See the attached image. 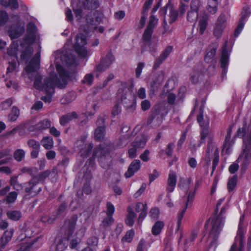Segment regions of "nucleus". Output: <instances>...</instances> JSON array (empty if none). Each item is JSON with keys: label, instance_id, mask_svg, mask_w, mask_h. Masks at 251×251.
I'll list each match as a JSON object with an SVG mask.
<instances>
[{"label": "nucleus", "instance_id": "16", "mask_svg": "<svg viewBox=\"0 0 251 251\" xmlns=\"http://www.w3.org/2000/svg\"><path fill=\"white\" fill-rule=\"evenodd\" d=\"M172 50L173 46H169L167 47L160 55L155 58L153 66V69L156 70L168 57Z\"/></svg>", "mask_w": 251, "mask_h": 251}, {"label": "nucleus", "instance_id": "10", "mask_svg": "<svg viewBox=\"0 0 251 251\" xmlns=\"http://www.w3.org/2000/svg\"><path fill=\"white\" fill-rule=\"evenodd\" d=\"M158 19L155 16L151 15L150 17L147 27L146 28L142 35L143 43L144 45H147L150 44L154 28L157 24Z\"/></svg>", "mask_w": 251, "mask_h": 251}, {"label": "nucleus", "instance_id": "62", "mask_svg": "<svg viewBox=\"0 0 251 251\" xmlns=\"http://www.w3.org/2000/svg\"><path fill=\"white\" fill-rule=\"evenodd\" d=\"M160 210L158 207H154L151 209L149 215L150 217L154 220L157 219L159 218Z\"/></svg>", "mask_w": 251, "mask_h": 251}, {"label": "nucleus", "instance_id": "42", "mask_svg": "<svg viewBox=\"0 0 251 251\" xmlns=\"http://www.w3.org/2000/svg\"><path fill=\"white\" fill-rule=\"evenodd\" d=\"M75 98L76 95L74 92H69L64 96L61 102L63 104H68L74 100Z\"/></svg>", "mask_w": 251, "mask_h": 251}, {"label": "nucleus", "instance_id": "51", "mask_svg": "<svg viewBox=\"0 0 251 251\" xmlns=\"http://www.w3.org/2000/svg\"><path fill=\"white\" fill-rule=\"evenodd\" d=\"M93 148V145L91 143L89 144L86 148L83 149L80 151V156L83 158L89 156L92 152Z\"/></svg>", "mask_w": 251, "mask_h": 251}, {"label": "nucleus", "instance_id": "20", "mask_svg": "<svg viewBox=\"0 0 251 251\" xmlns=\"http://www.w3.org/2000/svg\"><path fill=\"white\" fill-rule=\"evenodd\" d=\"M40 61L38 57L33 56L25 66V70L27 74L35 73L40 69Z\"/></svg>", "mask_w": 251, "mask_h": 251}, {"label": "nucleus", "instance_id": "29", "mask_svg": "<svg viewBox=\"0 0 251 251\" xmlns=\"http://www.w3.org/2000/svg\"><path fill=\"white\" fill-rule=\"evenodd\" d=\"M33 53V49L31 46H27L21 52L20 60L21 62L27 63Z\"/></svg>", "mask_w": 251, "mask_h": 251}, {"label": "nucleus", "instance_id": "25", "mask_svg": "<svg viewBox=\"0 0 251 251\" xmlns=\"http://www.w3.org/2000/svg\"><path fill=\"white\" fill-rule=\"evenodd\" d=\"M226 26L225 20L223 16H221L218 19L217 23L214 30L215 36L219 38L223 34L224 29Z\"/></svg>", "mask_w": 251, "mask_h": 251}, {"label": "nucleus", "instance_id": "61", "mask_svg": "<svg viewBox=\"0 0 251 251\" xmlns=\"http://www.w3.org/2000/svg\"><path fill=\"white\" fill-rule=\"evenodd\" d=\"M67 207V204L66 203H62L59 206L57 211L52 213L54 214V215L55 216V217H56V219L59 218L60 215L65 211Z\"/></svg>", "mask_w": 251, "mask_h": 251}, {"label": "nucleus", "instance_id": "56", "mask_svg": "<svg viewBox=\"0 0 251 251\" xmlns=\"http://www.w3.org/2000/svg\"><path fill=\"white\" fill-rule=\"evenodd\" d=\"M38 237L35 238L32 242L27 243L25 245H23L20 248L21 251H33L32 246L38 240Z\"/></svg>", "mask_w": 251, "mask_h": 251}, {"label": "nucleus", "instance_id": "22", "mask_svg": "<svg viewBox=\"0 0 251 251\" xmlns=\"http://www.w3.org/2000/svg\"><path fill=\"white\" fill-rule=\"evenodd\" d=\"M172 81V78H170L165 84L163 92L161 93L162 98L167 97L168 103L173 105V86H169L170 83Z\"/></svg>", "mask_w": 251, "mask_h": 251}, {"label": "nucleus", "instance_id": "43", "mask_svg": "<svg viewBox=\"0 0 251 251\" xmlns=\"http://www.w3.org/2000/svg\"><path fill=\"white\" fill-rule=\"evenodd\" d=\"M91 178L92 176L91 174L87 175V180L82 187L83 193L86 195H89L92 192V188L90 184Z\"/></svg>", "mask_w": 251, "mask_h": 251}, {"label": "nucleus", "instance_id": "41", "mask_svg": "<svg viewBox=\"0 0 251 251\" xmlns=\"http://www.w3.org/2000/svg\"><path fill=\"white\" fill-rule=\"evenodd\" d=\"M50 171L49 170H47L45 171L41 172L38 174V176H33L34 178H36L37 179V181L39 183H42L44 184L46 179L49 177V176L50 174Z\"/></svg>", "mask_w": 251, "mask_h": 251}, {"label": "nucleus", "instance_id": "39", "mask_svg": "<svg viewBox=\"0 0 251 251\" xmlns=\"http://www.w3.org/2000/svg\"><path fill=\"white\" fill-rule=\"evenodd\" d=\"M164 224L163 222L161 221H156L151 228L152 234L154 236L158 235L161 232L164 227Z\"/></svg>", "mask_w": 251, "mask_h": 251}, {"label": "nucleus", "instance_id": "30", "mask_svg": "<svg viewBox=\"0 0 251 251\" xmlns=\"http://www.w3.org/2000/svg\"><path fill=\"white\" fill-rule=\"evenodd\" d=\"M36 38V34L26 33L23 38V41L20 43V46L22 48L26 45L31 46L35 42Z\"/></svg>", "mask_w": 251, "mask_h": 251}, {"label": "nucleus", "instance_id": "19", "mask_svg": "<svg viewBox=\"0 0 251 251\" xmlns=\"http://www.w3.org/2000/svg\"><path fill=\"white\" fill-rule=\"evenodd\" d=\"M27 144L28 147L32 149L30 152V156L32 159L37 158L38 157L40 151V143L38 141L30 139L27 140Z\"/></svg>", "mask_w": 251, "mask_h": 251}, {"label": "nucleus", "instance_id": "48", "mask_svg": "<svg viewBox=\"0 0 251 251\" xmlns=\"http://www.w3.org/2000/svg\"><path fill=\"white\" fill-rule=\"evenodd\" d=\"M237 177L236 176L230 177L227 182V189L229 192L232 191L235 188L237 184Z\"/></svg>", "mask_w": 251, "mask_h": 251}, {"label": "nucleus", "instance_id": "2", "mask_svg": "<svg viewBox=\"0 0 251 251\" xmlns=\"http://www.w3.org/2000/svg\"><path fill=\"white\" fill-rule=\"evenodd\" d=\"M42 79L43 78L41 75H37L36 76L33 83V86L36 89L43 91L54 85H56L57 87H62L61 80L56 74L46 77L44 79L43 83Z\"/></svg>", "mask_w": 251, "mask_h": 251}, {"label": "nucleus", "instance_id": "17", "mask_svg": "<svg viewBox=\"0 0 251 251\" xmlns=\"http://www.w3.org/2000/svg\"><path fill=\"white\" fill-rule=\"evenodd\" d=\"M212 148L210 146H208L207 150L206 152L205 156L203 158L205 161V164H208L211 161V157L213 155H214L215 157L213 160V168L216 167L218 162L219 159V151L216 148L212 149Z\"/></svg>", "mask_w": 251, "mask_h": 251}, {"label": "nucleus", "instance_id": "60", "mask_svg": "<svg viewBox=\"0 0 251 251\" xmlns=\"http://www.w3.org/2000/svg\"><path fill=\"white\" fill-rule=\"evenodd\" d=\"M106 216H110L113 217L114 213L115 208L114 205L110 201L106 203Z\"/></svg>", "mask_w": 251, "mask_h": 251}, {"label": "nucleus", "instance_id": "55", "mask_svg": "<svg viewBox=\"0 0 251 251\" xmlns=\"http://www.w3.org/2000/svg\"><path fill=\"white\" fill-rule=\"evenodd\" d=\"M56 219V217L53 213L51 215H45L42 216L41 220L43 223H48L50 224L54 223Z\"/></svg>", "mask_w": 251, "mask_h": 251}, {"label": "nucleus", "instance_id": "6", "mask_svg": "<svg viewBox=\"0 0 251 251\" xmlns=\"http://www.w3.org/2000/svg\"><path fill=\"white\" fill-rule=\"evenodd\" d=\"M244 216H241L240 218L237 234L235 241L232 245L230 251H243L245 244L244 234L246 230L243 226Z\"/></svg>", "mask_w": 251, "mask_h": 251}, {"label": "nucleus", "instance_id": "47", "mask_svg": "<svg viewBox=\"0 0 251 251\" xmlns=\"http://www.w3.org/2000/svg\"><path fill=\"white\" fill-rule=\"evenodd\" d=\"M168 184L169 187L167 188V190L168 192L166 197L168 198L171 201V196L169 194L170 193L173 192V170H170L169 174V177L168 179Z\"/></svg>", "mask_w": 251, "mask_h": 251}, {"label": "nucleus", "instance_id": "49", "mask_svg": "<svg viewBox=\"0 0 251 251\" xmlns=\"http://www.w3.org/2000/svg\"><path fill=\"white\" fill-rule=\"evenodd\" d=\"M135 234V231L133 229L128 230L126 233L125 235L122 238V241L127 243H131L133 240Z\"/></svg>", "mask_w": 251, "mask_h": 251}, {"label": "nucleus", "instance_id": "54", "mask_svg": "<svg viewBox=\"0 0 251 251\" xmlns=\"http://www.w3.org/2000/svg\"><path fill=\"white\" fill-rule=\"evenodd\" d=\"M245 19V15H244V14H243L242 17L240 19L239 24L235 30L234 35L235 36H238L242 31L244 26Z\"/></svg>", "mask_w": 251, "mask_h": 251}, {"label": "nucleus", "instance_id": "34", "mask_svg": "<svg viewBox=\"0 0 251 251\" xmlns=\"http://www.w3.org/2000/svg\"><path fill=\"white\" fill-rule=\"evenodd\" d=\"M83 6L85 10H93L98 8L100 6L99 0H84Z\"/></svg>", "mask_w": 251, "mask_h": 251}, {"label": "nucleus", "instance_id": "40", "mask_svg": "<svg viewBox=\"0 0 251 251\" xmlns=\"http://www.w3.org/2000/svg\"><path fill=\"white\" fill-rule=\"evenodd\" d=\"M4 157H5L4 159L0 160V166L8 163L12 159V156L9 154V151L6 150L0 151V159Z\"/></svg>", "mask_w": 251, "mask_h": 251}, {"label": "nucleus", "instance_id": "4", "mask_svg": "<svg viewBox=\"0 0 251 251\" xmlns=\"http://www.w3.org/2000/svg\"><path fill=\"white\" fill-rule=\"evenodd\" d=\"M166 105L164 102H159L153 106L147 121L148 125L152 124L155 120L158 124L162 123L163 118L168 113V109Z\"/></svg>", "mask_w": 251, "mask_h": 251}, {"label": "nucleus", "instance_id": "64", "mask_svg": "<svg viewBox=\"0 0 251 251\" xmlns=\"http://www.w3.org/2000/svg\"><path fill=\"white\" fill-rule=\"evenodd\" d=\"M8 16L5 11H0V26L4 25L8 21Z\"/></svg>", "mask_w": 251, "mask_h": 251}, {"label": "nucleus", "instance_id": "11", "mask_svg": "<svg viewBox=\"0 0 251 251\" xmlns=\"http://www.w3.org/2000/svg\"><path fill=\"white\" fill-rule=\"evenodd\" d=\"M197 120L200 126L202 127L200 144L204 142L206 138L211 141L214 135L212 131L209 128V120H204L203 116L201 115L198 116Z\"/></svg>", "mask_w": 251, "mask_h": 251}, {"label": "nucleus", "instance_id": "37", "mask_svg": "<svg viewBox=\"0 0 251 251\" xmlns=\"http://www.w3.org/2000/svg\"><path fill=\"white\" fill-rule=\"evenodd\" d=\"M41 143L46 150H50L53 147V140L51 136L43 137L41 141Z\"/></svg>", "mask_w": 251, "mask_h": 251}, {"label": "nucleus", "instance_id": "32", "mask_svg": "<svg viewBox=\"0 0 251 251\" xmlns=\"http://www.w3.org/2000/svg\"><path fill=\"white\" fill-rule=\"evenodd\" d=\"M228 61V52L226 49V47H224L223 48L222 53V57L221 59V67L223 68V70L222 71V75H226V67L227 65Z\"/></svg>", "mask_w": 251, "mask_h": 251}, {"label": "nucleus", "instance_id": "28", "mask_svg": "<svg viewBox=\"0 0 251 251\" xmlns=\"http://www.w3.org/2000/svg\"><path fill=\"white\" fill-rule=\"evenodd\" d=\"M14 230L13 228H10L8 230H6L1 236L0 238V247L1 249L5 248L7 244L11 239V238L13 235Z\"/></svg>", "mask_w": 251, "mask_h": 251}, {"label": "nucleus", "instance_id": "23", "mask_svg": "<svg viewBox=\"0 0 251 251\" xmlns=\"http://www.w3.org/2000/svg\"><path fill=\"white\" fill-rule=\"evenodd\" d=\"M200 6L199 0H193L191 2V11L187 15V19L190 22H193L197 18V10Z\"/></svg>", "mask_w": 251, "mask_h": 251}, {"label": "nucleus", "instance_id": "13", "mask_svg": "<svg viewBox=\"0 0 251 251\" xmlns=\"http://www.w3.org/2000/svg\"><path fill=\"white\" fill-rule=\"evenodd\" d=\"M37 180L36 178L32 177L30 180L24 184L23 188L26 193L37 196L42 191V187L39 185V183Z\"/></svg>", "mask_w": 251, "mask_h": 251}, {"label": "nucleus", "instance_id": "3", "mask_svg": "<svg viewBox=\"0 0 251 251\" xmlns=\"http://www.w3.org/2000/svg\"><path fill=\"white\" fill-rule=\"evenodd\" d=\"M224 225V220L219 217L210 219L205 225L206 230L209 232V238L211 241L216 240Z\"/></svg>", "mask_w": 251, "mask_h": 251}, {"label": "nucleus", "instance_id": "8", "mask_svg": "<svg viewBox=\"0 0 251 251\" xmlns=\"http://www.w3.org/2000/svg\"><path fill=\"white\" fill-rule=\"evenodd\" d=\"M115 60V57L111 51L108 52L104 57L100 58V63L96 65L94 68V72H96V76L98 78L103 72L108 68Z\"/></svg>", "mask_w": 251, "mask_h": 251}, {"label": "nucleus", "instance_id": "58", "mask_svg": "<svg viewBox=\"0 0 251 251\" xmlns=\"http://www.w3.org/2000/svg\"><path fill=\"white\" fill-rule=\"evenodd\" d=\"M94 81V75L92 73L87 74L85 75L81 82L82 83H86L88 85H91Z\"/></svg>", "mask_w": 251, "mask_h": 251}, {"label": "nucleus", "instance_id": "63", "mask_svg": "<svg viewBox=\"0 0 251 251\" xmlns=\"http://www.w3.org/2000/svg\"><path fill=\"white\" fill-rule=\"evenodd\" d=\"M216 49L215 48H209L208 49L207 53L205 57V60L206 62H210L215 55Z\"/></svg>", "mask_w": 251, "mask_h": 251}, {"label": "nucleus", "instance_id": "45", "mask_svg": "<svg viewBox=\"0 0 251 251\" xmlns=\"http://www.w3.org/2000/svg\"><path fill=\"white\" fill-rule=\"evenodd\" d=\"M20 114V110L17 107L13 106L12 108L11 113L8 115L9 120L11 122L15 121Z\"/></svg>", "mask_w": 251, "mask_h": 251}, {"label": "nucleus", "instance_id": "7", "mask_svg": "<svg viewBox=\"0 0 251 251\" xmlns=\"http://www.w3.org/2000/svg\"><path fill=\"white\" fill-rule=\"evenodd\" d=\"M97 149V157L99 162L102 168L109 166V162L111 161V156L110 155L111 151L110 147L105 144H100L99 147H96Z\"/></svg>", "mask_w": 251, "mask_h": 251}, {"label": "nucleus", "instance_id": "35", "mask_svg": "<svg viewBox=\"0 0 251 251\" xmlns=\"http://www.w3.org/2000/svg\"><path fill=\"white\" fill-rule=\"evenodd\" d=\"M56 86V85L52 86L44 90L43 92L46 94V96L42 97V100L45 102H50L52 100V97L55 93V88Z\"/></svg>", "mask_w": 251, "mask_h": 251}, {"label": "nucleus", "instance_id": "44", "mask_svg": "<svg viewBox=\"0 0 251 251\" xmlns=\"http://www.w3.org/2000/svg\"><path fill=\"white\" fill-rule=\"evenodd\" d=\"M114 222V219L113 217L107 216L101 221L100 226L104 228H106L110 226Z\"/></svg>", "mask_w": 251, "mask_h": 251}, {"label": "nucleus", "instance_id": "15", "mask_svg": "<svg viewBox=\"0 0 251 251\" xmlns=\"http://www.w3.org/2000/svg\"><path fill=\"white\" fill-rule=\"evenodd\" d=\"M51 122L49 119L41 120L35 125L30 126L28 130L30 132H37L46 130L50 127Z\"/></svg>", "mask_w": 251, "mask_h": 251}, {"label": "nucleus", "instance_id": "18", "mask_svg": "<svg viewBox=\"0 0 251 251\" xmlns=\"http://www.w3.org/2000/svg\"><path fill=\"white\" fill-rule=\"evenodd\" d=\"M56 71L60 77L62 79L61 84L62 87H58L60 89L64 88L67 85V81L71 77L70 72L66 70L61 65L57 64L56 65Z\"/></svg>", "mask_w": 251, "mask_h": 251}, {"label": "nucleus", "instance_id": "14", "mask_svg": "<svg viewBox=\"0 0 251 251\" xmlns=\"http://www.w3.org/2000/svg\"><path fill=\"white\" fill-rule=\"evenodd\" d=\"M25 31L24 25L19 22L12 24L9 28L8 33L12 40L17 39L22 36Z\"/></svg>", "mask_w": 251, "mask_h": 251}, {"label": "nucleus", "instance_id": "5", "mask_svg": "<svg viewBox=\"0 0 251 251\" xmlns=\"http://www.w3.org/2000/svg\"><path fill=\"white\" fill-rule=\"evenodd\" d=\"M195 196L194 192L190 191L189 192L186 200L184 202V206L179 209L176 216V232H180V238L182 237V220L186 211L189 205H191L193 201Z\"/></svg>", "mask_w": 251, "mask_h": 251}, {"label": "nucleus", "instance_id": "12", "mask_svg": "<svg viewBox=\"0 0 251 251\" xmlns=\"http://www.w3.org/2000/svg\"><path fill=\"white\" fill-rule=\"evenodd\" d=\"M133 84L127 82H121L118 91V93L121 94V101L124 103H127L132 98Z\"/></svg>", "mask_w": 251, "mask_h": 251}, {"label": "nucleus", "instance_id": "21", "mask_svg": "<svg viewBox=\"0 0 251 251\" xmlns=\"http://www.w3.org/2000/svg\"><path fill=\"white\" fill-rule=\"evenodd\" d=\"M141 168V161L139 159H134L130 164L125 174L126 178H129L133 176Z\"/></svg>", "mask_w": 251, "mask_h": 251}, {"label": "nucleus", "instance_id": "52", "mask_svg": "<svg viewBox=\"0 0 251 251\" xmlns=\"http://www.w3.org/2000/svg\"><path fill=\"white\" fill-rule=\"evenodd\" d=\"M75 18L77 21H80L83 16V9L78 4L73 8Z\"/></svg>", "mask_w": 251, "mask_h": 251}, {"label": "nucleus", "instance_id": "53", "mask_svg": "<svg viewBox=\"0 0 251 251\" xmlns=\"http://www.w3.org/2000/svg\"><path fill=\"white\" fill-rule=\"evenodd\" d=\"M25 151L22 149L16 150L13 154L14 159L18 162L21 161L25 157Z\"/></svg>", "mask_w": 251, "mask_h": 251}, {"label": "nucleus", "instance_id": "24", "mask_svg": "<svg viewBox=\"0 0 251 251\" xmlns=\"http://www.w3.org/2000/svg\"><path fill=\"white\" fill-rule=\"evenodd\" d=\"M148 140V136L145 134H141L136 136L130 145L136 147L138 149H143L146 146Z\"/></svg>", "mask_w": 251, "mask_h": 251}, {"label": "nucleus", "instance_id": "50", "mask_svg": "<svg viewBox=\"0 0 251 251\" xmlns=\"http://www.w3.org/2000/svg\"><path fill=\"white\" fill-rule=\"evenodd\" d=\"M217 0H209L207 9L211 14H214L217 11Z\"/></svg>", "mask_w": 251, "mask_h": 251}, {"label": "nucleus", "instance_id": "33", "mask_svg": "<svg viewBox=\"0 0 251 251\" xmlns=\"http://www.w3.org/2000/svg\"><path fill=\"white\" fill-rule=\"evenodd\" d=\"M127 211L128 213L126 216L125 223L129 226H132L134 223V219L136 217V214L129 206L127 208Z\"/></svg>", "mask_w": 251, "mask_h": 251}, {"label": "nucleus", "instance_id": "57", "mask_svg": "<svg viewBox=\"0 0 251 251\" xmlns=\"http://www.w3.org/2000/svg\"><path fill=\"white\" fill-rule=\"evenodd\" d=\"M18 193L15 192H10L5 198V201L7 203H12L15 201L17 198Z\"/></svg>", "mask_w": 251, "mask_h": 251}, {"label": "nucleus", "instance_id": "26", "mask_svg": "<svg viewBox=\"0 0 251 251\" xmlns=\"http://www.w3.org/2000/svg\"><path fill=\"white\" fill-rule=\"evenodd\" d=\"M78 220V216L76 214L72 215L68 220L67 231L66 234L69 237H72L75 228L76 222Z\"/></svg>", "mask_w": 251, "mask_h": 251}, {"label": "nucleus", "instance_id": "31", "mask_svg": "<svg viewBox=\"0 0 251 251\" xmlns=\"http://www.w3.org/2000/svg\"><path fill=\"white\" fill-rule=\"evenodd\" d=\"M70 238V237H69L66 234L65 236L59 238L56 244V250L57 251H63L65 250L68 246Z\"/></svg>", "mask_w": 251, "mask_h": 251}, {"label": "nucleus", "instance_id": "38", "mask_svg": "<svg viewBox=\"0 0 251 251\" xmlns=\"http://www.w3.org/2000/svg\"><path fill=\"white\" fill-rule=\"evenodd\" d=\"M6 214L8 218L13 221H18L22 217V212L19 210L8 211Z\"/></svg>", "mask_w": 251, "mask_h": 251}, {"label": "nucleus", "instance_id": "59", "mask_svg": "<svg viewBox=\"0 0 251 251\" xmlns=\"http://www.w3.org/2000/svg\"><path fill=\"white\" fill-rule=\"evenodd\" d=\"M37 30L35 24L33 22H29L26 25V33L36 34Z\"/></svg>", "mask_w": 251, "mask_h": 251}, {"label": "nucleus", "instance_id": "9", "mask_svg": "<svg viewBox=\"0 0 251 251\" xmlns=\"http://www.w3.org/2000/svg\"><path fill=\"white\" fill-rule=\"evenodd\" d=\"M75 43L73 46L75 51L82 57H85L87 55V50L84 47L87 44L86 36L82 34H77L75 38Z\"/></svg>", "mask_w": 251, "mask_h": 251}, {"label": "nucleus", "instance_id": "27", "mask_svg": "<svg viewBox=\"0 0 251 251\" xmlns=\"http://www.w3.org/2000/svg\"><path fill=\"white\" fill-rule=\"evenodd\" d=\"M78 115L76 112L73 111L63 115L59 118V124L62 126H65L70 121L74 119H76Z\"/></svg>", "mask_w": 251, "mask_h": 251}, {"label": "nucleus", "instance_id": "36", "mask_svg": "<svg viewBox=\"0 0 251 251\" xmlns=\"http://www.w3.org/2000/svg\"><path fill=\"white\" fill-rule=\"evenodd\" d=\"M105 126H99L95 130V139L96 141L100 142L104 137Z\"/></svg>", "mask_w": 251, "mask_h": 251}, {"label": "nucleus", "instance_id": "46", "mask_svg": "<svg viewBox=\"0 0 251 251\" xmlns=\"http://www.w3.org/2000/svg\"><path fill=\"white\" fill-rule=\"evenodd\" d=\"M198 231L197 230H193L188 238L185 241V245L186 247L190 246L194 240L197 238Z\"/></svg>", "mask_w": 251, "mask_h": 251}, {"label": "nucleus", "instance_id": "1", "mask_svg": "<svg viewBox=\"0 0 251 251\" xmlns=\"http://www.w3.org/2000/svg\"><path fill=\"white\" fill-rule=\"evenodd\" d=\"M238 136L243 138V152L237 162L241 166L246 167L251 162V119L245 120L243 127L238 130Z\"/></svg>", "mask_w": 251, "mask_h": 251}]
</instances>
